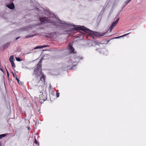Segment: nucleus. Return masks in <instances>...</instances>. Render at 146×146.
<instances>
[{
  "mask_svg": "<svg viewBox=\"0 0 146 146\" xmlns=\"http://www.w3.org/2000/svg\"><path fill=\"white\" fill-rule=\"evenodd\" d=\"M37 67L35 68L33 72V74L35 75L37 77H40L42 74L41 72V67L40 65H37Z\"/></svg>",
  "mask_w": 146,
  "mask_h": 146,
  "instance_id": "nucleus-2",
  "label": "nucleus"
},
{
  "mask_svg": "<svg viewBox=\"0 0 146 146\" xmlns=\"http://www.w3.org/2000/svg\"><path fill=\"white\" fill-rule=\"evenodd\" d=\"M46 14L48 17L50 18H53V19H50L46 17H40L39 19L41 22L44 23H53L54 25L58 26L59 27L62 29H68L69 27H73L70 30L67 31V33H69L70 32L72 33L74 31L80 30L84 31L90 35H93L96 36H102L105 35V34L97 33L92 31L83 26H78L77 25L76 26L70 23L69 22L61 21L59 19H57L55 17L54 14L48 10L46 11Z\"/></svg>",
  "mask_w": 146,
  "mask_h": 146,
  "instance_id": "nucleus-1",
  "label": "nucleus"
},
{
  "mask_svg": "<svg viewBox=\"0 0 146 146\" xmlns=\"http://www.w3.org/2000/svg\"><path fill=\"white\" fill-rule=\"evenodd\" d=\"M25 69H29V68H28L27 67H25Z\"/></svg>",
  "mask_w": 146,
  "mask_h": 146,
  "instance_id": "nucleus-28",
  "label": "nucleus"
},
{
  "mask_svg": "<svg viewBox=\"0 0 146 146\" xmlns=\"http://www.w3.org/2000/svg\"><path fill=\"white\" fill-rule=\"evenodd\" d=\"M0 70H2L0 68Z\"/></svg>",
  "mask_w": 146,
  "mask_h": 146,
  "instance_id": "nucleus-38",
  "label": "nucleus"
},
{
  "mask_svg": "<svg viewBox=\"0 0 146 146\" xmlns=\"http://www.w3.org/2000/svg\"><path fill=\"white\" fill-rule=\"evenodd\" d=\"M30 1H31V0H30Z\"/></svg>",
  "mask_w": 146,
  "mask_h": 146,
  "instance_id": "nucleus-41",
  "label": "nucleus"
},
{
  "mask_svg": "<svg viewBox=\"0 0 146 146\" xmlns=\"http://www.w3.org/2000/svg\"><path fill=\"white\" fill-rule=\"evenodd\" d=\"M10 62L11 63V65L13 67L15 68V64L13 61H10Z\"/></svg>",
  "mask_w": 146,
  "mask_h": 146,
  "instance_id": "nucleus-10",
  "label": "nucleus"
},
{
  "mask_svg": "<svg viewBox=\"0 0 146 146\" xmlns=\"http://www.w3.org/2000/svg\"><path fill=\"white\" fill-rule=\"evenodd\" d=\"M7 76L8 77L9 76V74L7 71Z\"/></svg>",
  "mask_w": 146,
  "mask_h": 146,
  "instance_id": "nucleus-25",
  "label": "nucleus"
},
{
  "mask_svg": "<svg viewBox=\"0 0 146 146\" xmlns=\"http://www.w3.org/2000/svg\"><path fill=\"white\" fill-rule=\"evenodd\" d=\"M15 58L17 61L19 62L21 61V58L19 57H15Z\"/></svg>",
  "mask_w": 146,
  "mask_h": 146,
  "instance_id": "nucleus-17",
  "label": "nucleus"
},
{
  "mask_svg": "<svg viewBox=\"0 0 146 146\" xmlns=\"http://www.w3.org/2000/svg\"><path fill=\"white\" fill-rule=\"evenodd\" d=\"M69 62V63L68 64V66H70L71 65H69L70 64V62Z\"/></svg>",
  "mask_w": 146,
  "mask_h": 146,
  "instance_id": "nucleus-30",
  "label": "nucleus"
},
{
  "mask_svg": "<svg viewBox=\"0 0 146 146\" xmlns=\"http://www.w3.org/2000/svg\"><path fill=\"white\" fill-rule=\"evenodd\" d=\"M6 135L5 134H1L0 135V139H2V138L5 137Z\"/></svg>",
  "mask_w": 146,
  "mask_h": 146,
  "instance_id": "nucleus-14",
  "label": "nucleus"
},
{
  "mask_svg": "<svg viewBox=\"0 0 146 146\" xmlns=\"http://www.w3.org/2000/svg\"><path fill=\"white\" fill-rule=\"evenodd\" d=\"M0 146H1V143H0Z\"/></svg>",
  "mask_w": 146,
  "mask_h": 146,
  "instance_id": "nucleus-34",
  "label": "nucleus"
},
{
  "mask_svg": "<svg viewBox=\"0 0 146 146\" xmlns=\"http://www.w3.org/2000/svg\"><path fill=\"white\" fill-rule=\"evenodd\" d=\"M80 58L79 56H75L74 59L71 60H72L71 62H70V64L69 65H72L73 63H76L78 61Z\"/></svg>",
  "mask_w": 146,
  "mask_h": 146,
  "instance_id": "nucleus-5",
  "label": "nucleus"
},
{
  "mask_svg": "<svg viewBox=\"0 0 146 146\" xmlns=\"http://www.w3.org/2000/svg\"><path fill=\"white\" fill-rule=\"evenodd\" d=\"M51 85H50L49 87H50V88H51Z\"/></svg>",
  "mask_w": 146,
  "mask_h": 146,
  "instance_id": "nucleus-33",
  "label": "nucleus"
},
{
  "mask_svg": "<svg viewBox=\"0 0 146 146\" xmlns=\"http://www.w3.org/2000/svg\"><path fill=\"white\" fill-rule=\"evenodd\" d=\"M11 73L13 75V77H15V75L14 73H13V72H11Z\"/></svg>",
  "mask_w": 146,
  "mask_h": 146,
  "instance_id": "nucleus-23",
  "label": "nucleus"
},
{
  "mask_svg": "<svg viewBox=\"0 0 146 146\" xmlns=\"http://www.w3.org/2000/svg\"><path fill=\"white\" fill-rule=\"evenodd\" d=\"M42 58H41V59H40V62H41V61H42Z\"/></svg>",
  "mask_w": 146,
  "mask_h": 146,
  "instance_id": "nucleus-31",
  "label": "nucleus"
},
{
  "mask_svg": "<svg viewBox=\"0 0 146 146\" xmlns=\"http://www.w3.org/2000/svg\"><path fill=\"white\" fill-rule=\"evenodd\" d=\"M36 9L37 11H39V9L38 8H36Z\"/></svg>",
  "mask_w": 146,
  "mask_h": 146,
  "instance_id": "nucleus-26",
  "label": "nucleus"
},
{
  "mask_svg": "<svg viewBox=\"0 0 146 146\" xmlns=\"http://www.w3.org/2000/svg\"><path fill=\"white\" fill-rule=\"evenodd\" d=\"M94 43L96 44H99V42H94Z\"/></svg>",
  "mask_w": 146,
  "mask_h": 146,
  "instance_id": "nucleus-24",
  "label": "nucleus"
},
{
  "mask_svg": "<svg viewBox=\"0 0 146 146\" xmlns=\"http://www.w3.org/2000/svg\"><path fill=\"white\" fill-rule=\"evenodd\" d=\"M56 96L57 97H59V93H56Z\"/></svg>",
  "mask_w": 146,
  "mask_h": 146,
  "instance_id": "nucleus-21",
  "label": "nucleus"
},
{
  "mask_svg": "<svg viewBox=\"0 0 146 146\" xmlns=\"http://www.w3.org/2000/svg\"><path fill=\"white\" fill-rule=\"evenodd\" d=\"M69 61H71V60H70Z\"/></svg>",
  "mask_w": 146,
  "mask_h": 146,
  "instance_id": "nucleus-40",
  "label": "nucleus"
},
{
  "mask_svg": "<svg viewBox=\"0 0 146 146\" xmlns=\"http://www.w3.org/2000/svg\"><path fill=\"white\" fill-rule=\"evenodd\" d=\"M68 66H67L66 67H68Z\"/></svg>",
  "mask_w": 146,
  "mask_h": 146,
  "instance_id": "nucleus-36",
  "label": "nucleus"
},
{
  "mask_svg": "<svg viewBox=\"0 0 146 146\" xmlns=\"http://www.w3.org/2000/svg\"><path fill=\"white\" fill-rule=\"evenodd\" d=\"M39 5V4H37V5Z\"/></svg>",
  "mask_w": 146,
  "mask_h": 146,
  "instance_id": "nucleus-35",
  "label": "nucleus"
},
{
  "mask_svg": "<svg viewBox=\"0 0 146 146\" xmlns=\"http://www.w3.org/2000/svg\"><path fill=\"white\" fill-rule=\"evenodd\" d=\"M49 46V45H44V46H42V48H43V47H48V46Z\"/></svg>",
  "mask_w": 146,
  "mask_h": 146,
  "instance_id": "nucleus-20",
  "label": "nucleus"
},
{
  "mask_svg": "<svg viewBox=\"0 0 146 146\" xmlns=\"http://www.w3.org/2000/svg\"><path fill=\"white\" fill-rule=\"evenodd\" d=\"M7 6L9 9H14L15 6L13 3L12 2L11 3L8 4Z\"/></svg>",
  "mask_w": 146,
  "mask_h": 146,
  "instance_id": "nucleus-6",
  "label": "nucleus"
},
{
  "mask_svg": "<svg viewBox=\"0 0 146 146\" xmlns=\"http://www.w3.org/2000/svg\"><path fill=\"white\" fill-rule=\"evenodd\" d=\"M18 72V71L16 72H17V73Z\"/></svg>",
  "mask_w": 146,
  "mask_h": 146,
  "instance_id": "nucleus-37",
  "label": "nucleus"
},
{
  "mask_svg": "<svg viewBox=\"0 0 146 146\" xmlns=\"http://www.w3.org/2000/svg\"><path fill=\"white\" fill-rule=\"evenodd\" d=\"M131 0H126L125 2V3L126 4H128Z\"/></svg>",
  "mask_w": 146,
  "mask_h": 146,
  "instance_id": "nucleus-19",
  "label": "nucleus"
},
{
  "mask_svg": "<svg viewBox=\"0 0 146 146\" xmlns=\"http://www.w3.org/2000/svg\"><path fill=\"white\" fill-rule=\"evenodd\" d=\"M76 65H75L74 66H73V67H72L70 69H74V67Z\"/></svg>",
  "mask_w": 146,
  "mask_h": 146,
  "instance_id": "nucleus-27",
  "label": "nucleus"
},
{
  "mask_svg": "<svg viewBox=\"0 0 146 146\" xmlns=\"http://www.w3.org/2000/svg\"><path fill=\"white\" fill-rule=\"evenodd\" d=\"M40 95H39V97L40 100L45 101L47 99V95L46 93H43L42 92H40Z\"/></svg>",
  "mask_w": 146,
  "mask_h": 146,
  "instance_id": "nucleus-3",
  "label": "nucleus"
},
{
  "mask_svg": "<svg viewBox=\"0 0 146 146\" xmlns=\"http://www.w3.org/2000/svg\"><path fill=\"white\" fill-rule=\"evenodd\" d=\"M130 33H127V34H124L121 36H118V37H115V38H118L120 37H122V36H126V35H129V34Z\"/></svg>",
  "mask_w": 146,
  "mask_h": 146,
  "instance_id": "nucleus-11",
  "label": "nucleus"
},
{
  "mask_svg": "<svg viewBox=\"0 0 146 146\" xmlns=\"http://www.w3.org/2000/svg\"><path fill=\"white\" fill-rule=\"evenodd\" d=\"M14 59V56L13 55L10 56L9 59V60L10 62V61H13V59Z\"/></svg>",
  "mask_w": 146,
  "mask_h": 146,
  "instance_id": "nucleus-12",
  "label": "nucleus"
},
{
  "mask_svg": "<svg viewBox=\"0 0 146 146\" xmlns=\"http://www.w3.org/2000/svg\"><path fill=\"white\" fill-rule=\"evenodd\" d=\"M69 49L70 52L71 53H75V52H74V49L72 47V45H71L70 44L69 46Z\"/></svg>",
  "mask_w": 146,
  "mask_h": 146,
  "instance_id": "nucleus-7",
  "label": "nucleus"
},
{
  "mask_svg": "<svg viewBox=\"0 0 146 146\" xmlns=\"http://www.w3.org/2000/svg\"><path fill=\"white\" fill-rule=\"evenodd\" d=\"M42 48V46H37L35 48H34V49L35 50L39 48Z\"/></svg>",
  "mask_w": 146,
  "mask_h": 146,
  "instance_id": "nucleus-13",
  "label": "nucleus"
},
{
  "mask_svg": "<svg viewBox=\"0 0 146 146\" xmlns=\"http://www.w3.org/2000/svg\"><path fill=\"white\" fill-rule=\"evenodd\" d=\"M119 20V18H118L115 22H113L111 24L109 32H111L112 30L113 29L114 27L118 23Z\"/></svg>",
  "mask_w": 146,
  "mask_h": 146,
  "instance_id": "nucleus-4",
  "label": "nucleus"
},
{
  "mask_svg": "<svg viewBox=\"0 0 146 146\" xmlns=\"http://www.w3.org/2000/svg\"><path fill=\"white\" fill-rule=\"evenodd\" d=\"M104 49H96V50L97 51L98 50V51L100 53H101V51H102L103 50H104Z\"/></svg>",
  "mask_w": 146,
  "mask_h": 146,
  "instance_id": "nucleus-16",
  "label": "nucleus"
},
{
  "mask_svg": "<svg viewBox=\"0 0 146 146\" xmlns=\"http://www.w3.org/2000/svg\"><path fill=\"white\" fill-rule=\"evenodd\" d=\"M19 38V37H17V38H15V39H16V40H17V39H18Z\"/></svg>",
  "mask_w": 146,
  "mask_h": 146,
  "instance_id": "nucleus-29",
  "label": "nucleus"
},
{
  "mask_svg": "<svg viewBox=\"0 0 146 146\" xmlns=\"http://www.w3.org/2000/svg\"><path fill=\"white\" fill-rule=\"evenodd\" d=\"M80 59H82V57H81V58H80Z\"/></svg>",
  "mask_w": 146,
  "mask_h": 146,
  "instance_id": "nucleus-39",
  "label": "nucleus"
},
{
  "mask_svg": "<svg viewBox=\"0 0 146 146\" xmlns=\"http://www.w3.org/2000/svg\"><path fill=\"white\" fill-rule=\"evenodd\" d=\"M34 142L36 144H38V145H39V143H38L37 141V140L36 139V138L35 137V141H34Z\"/></svg>",
  "mask_w": 146,
  "mask_h": 146,
  "instance_id": "nucleus-18",
  "label": "nucleus"
},
{
  "mask_svg": "<svg viewBox=\"0 0 146 146\" xmlns=\"http://www.w3.org/2000/svg\"><path fill=\"white\" fill-rule=\"evenodd\" d=\"M16 79L17 80V82H18V83L19 84H20L19 82V79L17 77H16Z\"/></svg>",
  "mask_w": 146,
  "mask_h": 146,
  "instance_id": "nucleus-22",
  "label": "nucleus"
},
{
  "mask_svg": "<svg viewBox=\"0 0 146 146\" xmlns=\"http://www.w3.org/2000/svg\"><path fill=\"white\" fill-rule=\"evenodd\" d=\"M9 45V43H8L4 45L3 46V48L4 49H5L7 48Z\"/></svg>",
  "mask_w": 146,
  "mask_h": 146,
  "instance_id": "nucleus-9",
  "label": "nucleus"
},
{
  "mask_svg": "<svg viewBox=\"0 0 146 146\" xmlns=\"http://www.w3.org/2000/svg\"><path fill=\"white\" fill-rule=\"evenodd\" d=\"M12 2L13 1V0H10Z\"/></svg>",
  "mask_w": 146,
  "mask_h": 146,
  "instance_id": "nucleus-32",
  "label": "nucleus"
},
{
  "mask_svg": "<svg viewBox=\"0 0 146 146\" xmlns=\"http://www.w3.org/2000/svg\"><path fill=\"white\" fill-rule=\"evenodd\" d=\"M35 34L33 35H31L26 36H25V38H30V37H31L33 36H35Z\"/></svg>",
  "mask_w": 146,
  "mask_h": 146,
  "instance_id": "nucleus-15",
  "label": "nucleus"
},
{
  "mask_svg": "<svg viewBox=\"0 0 146 146\" xmlns=\"http://www.w3.org/2000/svg\"><path fill=\"white\" fill-rule=\"evenodd\" d=\"M41 76L40 78V80L42 82H45V78L44 76L43 75V74H42L41 75Z\"/></svg>",
  "mask_w": 146,
  "mask_h": 146,
  "instance_id": "nucleus-8",
  "label": "nucleus"
}]
</instances>
